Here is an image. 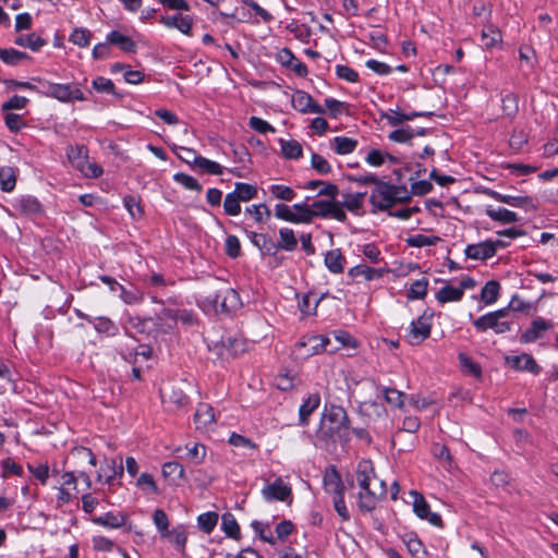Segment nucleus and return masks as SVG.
Here are the masks:
<instances>
[{
    "label": "nucleus",
    "instance_id": "nucleus-54",
    "mask_svg": "<svg viewBox=\"0 0 558 558\" xmlns=\"http://www.w3.org/2000/svg\"><path fill=\"white\" fill-rule=\"evenodd\" d=\"M90 31L84 27H76L70 35L69 40L78 47H87L90 43Z\"/></svg>",
    "mask_w": 558,
    "mask_h": 558
},
{
    "label": "nucleus",
    "instance_id": "nucleus-14",
    "mask_svg": "<svg viewBox=\"0 0 558 558\" xmlns=\"http://www.w3.org/2000/svg\"><path fill=\"white\" fill-rule=\"evenodd\" d=\"M355 476L361 490L372 488V482L378 485L379 483H385L375 475L373 463L369 460L359 462Z\"/></svg>",
    "mask_w": 558,
    "mask_h": 558
},
{
    "label": "nucleus",
    "instance_id": "nucleus-43",
    "mask_svg": "<svg viewBox=\"0 0 558 558\" xmlns=\"http://www.w3.org/2000/svg\"><path fill=\"white\" fill-rule=\"evenodd\" d=\"M279 143H280V146H281V153H282V155L286 158L299 159L300 157H302L303 148H302V145L298 141H295V140H290V141L280 140Z\"/></svg>",
    "mask_w": 558,
    "mask_h": 558
},
{
    "label": "nucleus",
    "instance_id": "nucleus-27",
    "mask_svg": "<svg viewBox=\"0 0 558 558\" xmlns=\"http://www.w3.org/2000/svg\"><path fill=\"white\" fill-rule=\"evenodd\" d=\"M324 262L328 270L332 274H341L344 270L345 258L340 248L328 251Z\"/></svg>",
    "mask_w": 558,
    "mask_h": 558
},
{
    "label": "nucleus",
    "instance_id": "nucleus-51",
    "mask_svg": "<svg viewBox=\"0 0 558 558\" xmlns=\"http://www.w3.org/2000/svg\"><path fill=\"white\" fill-rule=\"evenodd\" d=\"M70 457L77 462H83L86 460L92 466H96L97 464L96 456L89 448L86 447H74L71 450Z\"/></svg>",
    "mask_w": 558,
    "mask_h": 558
},
{
    "label": "nucleus",
    "instance_id": "nucleus-2",
    "mask_svg": "<svg viewBox=\"0 0 558 558\" xmlns=\"http://www.w3.org/2000/svg\"><path fill=\"white\" fill-rule=\"evenodd\" d=\"M411 199L410 191L405 185H393L379 182L369 196L371 204L379 210H386L397 203H405Z\"/></svg>",
    "mask_w": 558,
    "mask_h": 558
},
{
    "label": "nucleus",
    "instance_id": "nucleus-3",
    "mask_svg": "<svg viewBox=\"0 0 558 558\" xmlns=\"http://www.w3.org/2000/svg\"><path fill=\"white\" fill-rule=\"evenodd\" d=\"M508 317L509 310L500 308L480 316L473 322V325L478 332H485L492 329L495 333L500 335L511 330L513 320L508 319Z\"/></svg>",
    "mask_w": 558,
    "mask_h": 558
},
{
    "label": "nucleus",
    "instance_id": "nucleus-22",
    "mask_svg": "<svg viewBox=\"0 0 558 558\" xmlns=\"http://www.w3.org/2000/svg\"><path fill=\"white\" fill-rule=\"evenodd\" d=\"M82 317L88 324L93 325V327L99 333H105L108 337H113V336L118 335V332H119L118 325L116 323H113L108 317H104V316H99V317L82 316Z\"/></svg>",
    "mask_w": 558,
    "mask_h": 558
},
{
    "label": "nucleus",
    "instance_id": "nucleus-24",
    "mask_svg": "<svg viewBox=\"0 0 558 558\" xmlns=\"http://www.w3.org/2000/svg\"><path fill=\"white\" fill-rule=\"evenodd\" d=\"M298 246V239L290 228L279 229V240L275 242L276 254L279 250L293 252Z\"/></svg>",
    "mask_w": 558,
    "mask_h": 558
},
{
    "label": "nucleus",
    "instance_id": "nucleus-13",
    "mask_svg": "<svg viewBox=\"0 0 558 558\" xmlns=\"http://www.w3.org/2000/svg\"><path fill=\"white\" fill-rule=\"evenodd\" d=\"M292 106L301 113H325V109L304 90H296L293 94Z\"/></svg>",
    "mask_w": 558,
    "mask_h": 558
},
{
    "label": "nucleus",
    "instance_id": "nucleus-55",
    "mask_svg": "<svg viewBox=\"0 0 558 558\" xmlns=\"http://www.w3.org/2000/svg\"><path fill=\"white\" fill-rule=\"evenodd\" d=\"M458 357L460 361L461 368L464 373L477 378L482 376V367L480 366V364L475 363L471 357H469L464 353H460Z\"/></svg>",
    "mask_w": 558,
    "mask_h": 558
},
{
    "label": "nucleus",
    "instance_id": "nucleus-64",
    "mask_svg": "<svg viewBox=\"0 0 558 558\" xmlns=\"http://www.w3.org/2000/svg\"><path fill=\"white\" fill-rule=\"evenodd\" d=\"M439 241L438 236H427L425 234H414L407 240L412 247H424L435 245Z\"/></svg>",
    "mask_w": 558,
    "mask_h": 558
},
{
    "label": "nucleus",
    "instance_id": "nucleus-25",
    "mask_svg": "<svg viewBox=\"0 0 558 558\" xmlns=\"http://www.w3.org/2000/svg\"><path fill=\"white\" fill-rule=\"evenodd\" d=\"M485 213L492 220L500 223H513L519 221L517 213L504 207L494 208L493 206H487Z\"/></svg>",
    "mask_w": 558,
    "mask_h": 558
},
{
    "label": "nucleus",
    "instance_id": "nucleus-6",
    "mask_svg": "<svg viewBox=\"0 0 558 558\" xmlns=\"http://www.w3.org/2000/svg\"><path fill=\"white\" fill-rule=\"evenodd\" d=\"M330 339L325 336L310 335L304 336L295 345V354L301 359L328 351ZM332 350H329L331 352Z\"/></svg>",
    "mask_w": 558,
    "mask_h": 558
},
{
    "label": "nucleus",
    "instance_id": "nucleus-8",
    "mask_svg": "<svg viewBox=\"0 0 558 558\" xmlns=\"http://www.w3.org/2000/svg\"><path fill=\"white\" fill-rule=\"evenodd\" d=\"M433 313L425 311L417 319L412 320L408 340L412 345H417L430 335Z\"/></svg>",
    "mask_w": 558,
    "mask_h": 558
},
{
    "label": "nucleus",
    "instance_id": "nucleus-46",
    "mask_svg": "<svg viewBox=\"0 0 558 558\" xmlns=\"http://www.w3.org/2000/svg\"><path fill=\"white\" fill-rule=\"evenodd\" d=\"M232 193L241 201L248 202L257 195V187L255 185L236 182Z\"/></svg>",
    "mask_w": 558,
    "mask_h": 558
},
{
    "label": "nucleus",
    "instance_id": "nucleus-47",
    "mask_svg": "<svg viewBox=\"0 0 558 558\" xmlns=\"http://www.w3.org/2000/svg\"><path fill=\"white\" fill-rule=\"evenodd\" d=\"M245 213L251 215L257 223L266 222L271 211L266 204H255L245 208Z\"/></svg>",
    "mask_w": 558,
    "mask_h": 558
},
{
    "label": "nucleus",
    "instance_id": "nucleus-49",
    "mask_svg": "<svg viewBox=\"0 0 558 558\" xmlns=\"http://www.w3.org/2000/svg\"><path fill=\"white\" fill-rule=\"evenodd\" d=\"M195 168H199L203 172L208 174L220 175L223 172V167L221 165L203 156H199L198 159H195Z\"/></svg>",
    "mask_w": 558,
    "mask_h": 558
},
{
    "label": "nucleus",
    "instance_id": "nucleus-41",
    "mask_svg": "<svg viewBox=\"0 0 558 558\" xmlns=\"http://www.w3.org/2000/svg\"><path fill=\"white\" fill-rule=\"evenodd\" d=\"M16 184V172L12 167L0 168V189L3 192H11Z\"/></svg>",
    "mask_w": 558,
    "mask_h": 558
},
{
    "label": "nucleus",
    "instance_id": "nucleus-60",
    "mask_svg": "<svg viewBox=\"0 0 558 558\" xmlns=\"http://www.w3.org/2000/svg\"><path fill=\"white\" fill-rule=\"evenodd\" d=\"M502 111L506 117L513 118L519 111V100L515 94H507L502 98Z\"/></svg>",
    "mask_w": 558,
    "mask_h": 558
},
{
    "label": "nucleus",
    "instance_id": "nucleus-52",
    "mask_svg": "<svg viewBox=\"0 0 558 558\" xmlns=\"http://www.w3.org/2000/svg\"><path fill=\"white\" fill-rule=\"evenodd\" d=\"M122 359L129 363H136L137 356H143L145 360H148L153 354V349L149 345H140L136 350H131L129 352H125L121 350L120 352Z\"/></svg>",
    "mask_w": 558,
    "mask_h": 558
},
{
    "label": "nucleus",
    "instance_id": "nucleus-45",
    "mask_svg": "<svg viewBox=\"0 0 558 558\" xmlns=\"http://www.w3.org/2000/svg\"><path fill=\"white\" fill-rule=\"evenodd\" d=\"M161 398L163 402L168 401L170 403H173L178 408L184 407L189 402L187 396L181 389L175 388H172L170 391L162 389Z\"/></svg>",
    "mask_w": 558,
    "mask_h": 558
},
{
    "label": "nucleus",
    "instance_id": "nucleus-17",
    "mask_svg": "<svg viewBox=\"0 0 558 558\" xmlns=\"http://www.w3.org/2000/svg\"><path fill=\"white\" fill-rule=\"evenodd\" d=\"M246 236L250 239L251 243L256 246L262 255L275 256V241L266 233H258L251 230H244Z\"/></svg>",
    "mask_w": 558,
    "mask_h": 558
},
{
    "label": "nucleus",
    "instance_id": "nucleus-12",
    "mask_svg": "<svg viewBox=\"0 0 558 558\" xmlns=\"http://www.w3.org/2000/svg\"><path fill=\"white\" fill-rule=\"evenodd\" d=\"M486 193L497 202L505 203L513 207L523 208L526 211H535L538 208L535 199L531 196L506 195L493 190H488Z\"/></svg>",
    "mask_w": 558,
    "mask_h": 558
},
{
    "label": "nucleus",
    "instance_id": "nucleus-30",
    "mask_svg": "<svg viewBox=\"0 0 558 558\" xmlns=\"http://www.w3.org/2000/svg\"><path fill=\"white\" fill-rule=\"evenodd\" d=\"M162 537L169 538V542L173 544L181 554H184L187 541V533L184 525H178L171 531L168 530Z\"/></svg>",
    "mask_w": 558,
    "mask_h": 558
},
{
    "label": "nucleus",
    "instance_id": "nucleus-7",
    "mask_svg": "<svg viewBox=\"0 0 558 558\" xmlns=\"http://www.w3.org/2000/svg\"><path fill=\"white\" fill-rule=\"evenodd\" d=\"M314 218H333L340 222L347 220V214L342 209L341 202L337 199H318L312 203Z\"/></svg>",
    "mask_w": 558,
    "mask_h": 558
},
{
    "label": "nucleus",
    "instance_id": "nucleus-9",
    "mask_svg": "<svg viewBox=\"0 0 558 558\" xmlns=\"http://www.w3.org/2000/svg\"><path fill=\"white\" fill-rule=\"evenodd\" d=\"M387 494L386 483H379L378 488H368L361 490L357 495V507L363 513L372 512L376 509L380 499Z\"/></svg>",
    "mask_w": 558,
    "mask_h": 558
},
{
    "label": "nucleus",
    "instance_id": "nucleus-57",
    "mask_svg": "<svg viewBox=\"0 0 558 558\" xmlns=\"http://www.w3.org/2000/svg\"><path fill=\"white\" fill-rule=\"evenodd\" d=\"M123 204L133 219H141L143 217L144 210L138 198L128 195L123 198Z\"/></svg>",
    "mask_w": 558,
    "mask_h": 558
},
{
    "label": "nucleus",
    "instance_id": "nucleus-21",
    "mask_svg": "<svg viewBox=\"0 0 558 558\" xmlns=\"http://www.w3.org/2000/svg\"><path fill=\"white\" fill-rule=\"evenodd\" d=\"M219 348V354L221 356L235 357L247 350V344L242 339L228 337L221 340Z\"/></svg>",
    "mask_w": 558,
    "mask_h": 558
},
{
    "label": "nucleus",
    "instance_id": "nucleus-44",
    "mask_svg": "<svg viewBox=\"0 0 558 558\" xmlns=\"http://www.w3.org/2000/svg\"><path fill=\"white\" fill-rule=\"evenodd\" d=\"M218 513L214 511H208L205 513H202L197 518V526L201 531H203L206 534H209L214 531L218 523Z\"/></svg>",
    "mask_w": 558,
    "mask_h": 558
},
{
    "label": "nucleus",
    "instance_id": "nucleus-20",
    "mask_svg": "<svg viewBox=\"0 0 558 558\" xmlns=\"http://www.w3.org/2000/svg\"><path fill=\"white\" fill-rule=\"evenodd\" d=\"M323 482L326 493L329 494L331 498L344 495L345 486L336 470L332 469L330 472H326Z\"/></svg>",
    "mask_w": 558,
    "mask_h": 558
},
{
    "label": "nucleus",
    "instance_id": "nucleus-37",
    "mask_svg": "<svg viewBox=\"0 0 558 558\" xmlns=\"http://www.w3.org/2000/svg\"><path fill=\"white\" fill-rule=\"evenodd\" d=\"M107 41L111 45H117L125 52L134 51L135 43L129 37L118 31H112L107 35Z\"/></svg>",
    "mask_w": 558,
    "mask_h": 558
},
{
    "label": "nucleus",
    "instance_id": "nucleus-61",
    "mask_svg": "<svg viewBox=\"0 0 558 558\" xmlns=\"http://www.w3.org/2000/svg\"><path fill=\"white\" fill-rule=\"evenodd\" d=\"M381 393L386 402L392 407L401 408L403 405L404 393L395 388H381Z\"/></svg>",
    "mask_w": 558,
    "mask_h": 558
},
{
    "label": "nucleus",
    "instance_id": "nucleus-42",
    "mask_svg": "<svg viewBox=\"0 0 558 558\" xmlns=\"http://www.w3.org/2000/svg\"><path fill=\"white\" fill-rule=\"evenodd\" d=\"M294 209V223H310L314 219V213L312 210V204L298 203L292 206Z\"/></svg>",
    "mask_w": 558,
    "mask_h": 558
},
{
    "label": "nucleus",
    "instance_id": "nucleus-15",
    "mask_svg": "<svg viewBox=\"0 0 558 558\" xmlns=\"http://www.w3.org/2000/svg\"><path fill=\"white\" fill-rule=\"evenodd\" d=\"M123 475L122 459H110L106 460L105 464L101 465L97 473L98 481L104 480L105 483L113 485L116 478H120Z\"/></svg>",
    "mask_w": 558,
    "mask_h": 558
},
{
    "label": "nucleus",
    "instance_id": "nucleus-10",
    "mask_svg": "<svg viewBox=\"0 0 558 558\" xmlns=\"http://www.w3.org/2000/svg\"><path fill=\"white\" fill-rule=\"evenodd\" d=\"M410 496L413 498V511L420 519L428 521L434 526L442 527L440 514L430 511L428 502L421 493L411 490Z\"/></svg>",
    "mask_w": 558,
    "mask_h": 558
},
{
    "label": "nucleus",
    "instance_id": "nucleus-26",
    "mask_svg": "<svg viewBox=\"0 0 558 558\" xmlns=\"http://www.w3.org/2000/svg\"><path fill=\"white\" fill-rule=\"evenodd\" d=\"M126 519L128 517L124 513L107 512L102 515L95 517L93 522L105 527L118 529L125 524Z\"/></svg>",
    "mask_w": 558,
    "mask_h": 558
},
{
    "label": "nucleus",
    "instance_id": "nucleus-62",
    "mask_svg": "<svg viewBox=\"0 0 558 558\" xmlns=\"http://www.w3.org/2000/svg\"><path fill=\"white\" fill-rule=\"evenodd\" d=\"M311 166L319 174H329L331 172V166L328 160L317 153L312 154Z\"/></svg>",
    "mask_w": 558,
    "mask_h": 558
},
{
    "label": "nucleus",
    "instance_id": "nucleus-50",
    "mask_svg": "<svg viewBox=\"0 0 558 558\" xmlns=\"http://www.w3.org/2000/svg\"><path fill=\"white\" fill-rule=\"evenodd\" d=\"M428 280L426 278H421L415 280L407 294L409 300H420L424 299L427 294Z\"/></svg>",
    "mask_w": 558,
    "mask_h": 558
},
{
    "label": "nucleus",
    "instance_id": "nucleus-29",
    "mask_svg": "<svg viewBox=\"0 0 558 558\" xmlns=\"http://www.w3.org/2000/svg\"><path fill=\"white\" fill-rule=\"evenodd\" d=\"M320 397L318 393L308 396L300 407L299 417L301 425H307L310 415L319 407Z\"/></svg>",
    "mask_w": 558,
    "mask_h": 558
},
{
    "label": "nucleus",
    "instance_id": "nucleus-38",
    "mask_svg": "<svg viewBox=\"0 0 558 558\" xmlns=\"http://www.w3.org/2000/svg\"><path fill=\"white\" fill-rule=\"evenodd\" d=\"M87 153L84 145L69 146L66 149L68 159L75 169L82 167V163L88 158Z\"/></svg>",
    "mask_w": 558,
    "mask_h": 558
},
{
    "label": "nucleus",
    "instance_id": "nucleus-39",
    "mask_svg": "<svg viewBox=\"0 0 558 558\" xmlns=\"http://www.w3.org/2000/svg\"><path fill=\"white\" fill-rule=\"evenodd\" d=\"M500 284L496 280H489L481 290V300L486 304H494L499 295Z\"/></svg>",
    "mask_w": 558,
    "mask_h": 558
},
{
    "label": "nucleus",
    "instance_id": "nucleus-40",
    "mask_svg": "<svg viewBox=\"0 0 558 558\" xmlns=\"http://www.w3.org/2000/svg\"><path fill=\"white\" fill-rule=\"evenodd\" d=\"M463 298L462 289L452 286L442 287L437 293L436 299L439 303L458 302Z\"/></svg>",
    "mask_w": 558,
    "mask_h": 558
},
{
    "label": "nucleus",
    "instance_id": "nucleus-59",
    "mask_svg": "<svg viewBox=\"0 0 558 558\" xmlns=\"http://www.w3.org/2000/svg\"><path fill=\"white\" fill-rule=\"evenodd\" d=\"M173 180L186 190L196 191L198 193L202 191V185L190 174L178 172L173 175Z\"/></svg>",
    "mask_w": 558,
    "mask_h": 558
},
{
    "label": "nucleus",
    "instance_id": "nucleus-16",
    "mask_svg": "<svg viewBox=\"0 0 558 558\" xmlns=\"http://www.w3.org/2000/svg\"><path fill=\"white\" fill-rule=\"evenodd\" d=\"M468 258L474 260H486L495 256L493 240H486L476 244H469L464 250Z\"/></svg>",
    "mask_w": 558,
    "mask_h": 558
},
{
    "label": "nucleus",
    "instance_id": "nucleus-11",
    "mask_svg": "<svg viewBox=\"0 0 558 558\" xmlns=\"http://www.w3.org/2000/svg\"><path fill=\"white\" fill-rule=\"evenodd\" d=\"M291 495V486L286 484L281 477H277L262 489V496L266 501H286Z\"/></svg>",
    "mask_w": 558,
    "mask_h": 558
},
{
    "label": "nucleus",
    "instance_id": "nucleus-58",
    "mask_svg": "<svg viewBox=\"0 0 558 558\" xmlns=\"http://www.w3.org/2000/svg\"><path fill=\"white\" fill-rule=\"evenodd\" d=\"M415 136L414 129L407 125L405 128L397 129L388 134V138L396 143H410Z\"/></svg>",
    "mask_w": 558,
    "mask_h": 558
},
{
    "label": "nucleus",
    "instance_id": "nucleus-53",
    "mask_svg": "<svg viewBox=\"0 0 558 558\" xmlns=\"http://www.w3.org/2000/svg\"><path fill=\"white\" fill-rule=\"evenodd\" d=\"M162 475L165 477H172L173 480H184L185 472L181 463L177 461H169L162 465Z\"/></svg>",
    "mask_w": 558,
    "mask_h": 558
},
{
    "label": "nucleus",
    "instance_id": "nucleus-48",
    "mask_svg": "<svg viewBox=\"0 0 558 558\" xmlns=\"http://www.w3.org/2000/svg\"><path fill=\"white\" fill-rule=\"evenodd\" d=\"M28 54L26 52L10 48V49H2L0 48V59L10 65H16L22 60L28 59Z\"/></svg>",
    "mask_w": 558,
    "mask_h": 558
},
{
    "label": "nucleus",
    "instance_id": "nucleus-28",
    "mask_svg": "<svg viewBox=\"0 0 558 558\" xmlns=\"http://www.w3.org/2000/svg\"><path fill=\"white\" fill-rule=\"evenodd\" d=\"M215 421L214 409L207 403H201L194 414L196 428L205 429Z\"/></svg>",
    "mask_w": 558,
    "mask_h": 558
},
{
    "label": "nucleus",
    "instance_id": "nucleus-35",
    "mask_svg": "<svg viewBox=\"0 0 558 558\" xmlns=\"http://www.w3.org/2000/svg\"><path fill=\"white\" fill-rule=\"evenodd\" d=\"M221 529L228 537L239 539L241 536L240 525L238 524L234 515L230 512L222 514Z\"/></svg>",
    "mask_w": 558,
    "mask_h": 558
},
{
    "label": "nucleus",
    "instance_id": "nucleus-19",
    "mask_svg": "<svg viewBox=\"0 0 558 558\" xmlns=\"http://www.w3.org/2000/svg\"><path fill=\"white\" fill-rule=\"evenodd\" d=\"M507 363L518 371H526L534 375L539 374L541 367L531 354L507 356Z\"/></svg>",
    "mask_w": 558,
    "mask_h": 558
},
{
    "label": "nucleus",
    "instance_id": "nucleus-32",
    "mask_svg": "<svg viewBox=\"0 0 558 558\" xmlns=\"http://www.w3.org/2000/svg\"><path fill=\"white\" fill-rule=\"evenodd\" d=\"M357 146V141L347 136H336L331 141V147L338 155L351 154Z\"/></svg>",
    "mask_w": 558,
    "mask_h": 558
},
{
    "label": "nucleus",
    "instance_id": "nucleus-63",
    "mask_svg": "<svg viewBox=\"0 0 558 558\" xmlns=\"http://www.w3.org/2000/svg\"><path fill=\"white\" fill-rule=\"evenodd\" d=\"M241 201L232 193H228L223 201V209L228 216H238L241 213Z\"/></svg>",
    "mask_w": 558,
    "mask_h": 558
},
{
    "label": "nucleus",
    "instance_id": "nucleus-56",
    "mask_svg": "<svg viewBox=\"0 0 558 558\" xmlns=\"http://www.w3.org/2000/svg\"><path fill=\"white\" fill-rule=\"evenodd\" d=\"M186 458L195 464H201L206 457V447L203 444L195 442L191 447L186 446Z\"/></svg>",
    "mask_w": 558,
    "mask_h": 558
},
{
    "label": "nucleus",
    "instance_id": "nucleus-31",
    "mask_svg": "<svg viewBox=\"0 0 558 558\" xmlns=\"http://www.w3.org/2000/svg\"><path fill=\"white\" fill-rule=\"evenodd\" d=\"M365 195L366 192L342 193V209L347 208L351 213H359L363 206Z\"/></svg>",
    "mask_w": 558,
    "mask_h": 558
},
{
    "label": "nucleus",
    "instance_id": "nucleus-34",
    "mask_svg": "<svg viewBox=\"0 0 558 558\" xmlns=\"http://www.w3.org/2000/svg\"><path fill=\"white\" fill-rule=\"evenodd\" d=\"M501 43V33L493 24H487L482 31V44L486 49L494 48Z\"/></svg>",
    "mask_w": 558,
    "mask_h": 558
},
{
    "label": "nucleus",
    "instance_id": "nucleus-36",
    "mask_svg": "<svg viewBox=\"0 0 558 558\" xmlns=\"http://www.w3.org/2000/svg\"><path fill=\"white\" fill-rule=\"evenodd\" d=\"M348 275L351 278L364 277L366 280L369 281L381 277L383 270L361 264L350 268Z\"/></svg>",
    "mask_w": 558,
    "mask_h": 558
},
{
    "label": "nucleus",
    "instance_id": "nucleus-18",
    "mask_svg": "<svg viewBox=\"0 0 558 558\" xmlns=\"http://www.w3.org/2000/svg\"><path fill=\"white\" fill-rule=\"evenodd\" d=\"M551 327L553 324L550 322L545 320L543 317H537L532 322L531 328L521 335L520 341L522 343L535 342Z\"/></svg>",
    "mask_w": 558,
    "mask_h": 558
},
{
    "label": "nucleus",
    "instance_id": "nucleus-23",
    "mask_svg": "<svg viewBox=\"0 0 558 558\" xmlns=\"http://www.w3.org/2000/svg\"><path fill=\"white\" fill-rule=\"evenodd\" d=\"M15 209L25 216H38L43 214V206L34 196H22L16 201Z\"/></svg>",
    "mask_w": 558,
    "mask_h": 558
},
{
    "label": "nucleus",
    "instance_id": "nucleus-5",
    "mask_svg": "<svg viewBox=\"0 0 558 558\" xmlns=\"http://www.w3.org/2000/svg\"><path fill=\"white\" fill-rule=\"evenodd\" d=\"M43 84V93L46 96L58 99L61 102H71L73 100H85L84 93L75 84H57L44 82L41 78H33Z\"/></svg>",
    "mask_w": 558,
    "mask_h": 558
},
{
    "label": "nucleus",
    "instance_id": "nucleus-1",
    "mask_svg": "<svg viewBox=\"0 0 558 558\" xmlns=\"http://www.w3.org/2000/svg\"><path fill=\"white\" fill-rule=\"evenodd\" d=\"M351 426L347 411L340 405H330L326 409L316 433L317 440L325 446L329 444L348 442L350 439Z\"/></svg>",
    "mask_w": 558,
    "mask_h": 558
},
{
    "label": "nucleus",
    "instance_id": "nucleus-33",
    "mask_svg": "<svg viewBox=\"0 0 558 558\" xmlns=\"http://www.w3.org/2000/svg\"><path fill=\"white\" fill-rule=\"evenodd\" d=\"M14 43L17 46L29 48L33 51H38L44 47L47 41L35 33L27 35H20L15 38Z\"/></svg>",
    "mask_w": 558,
    "mask_h": 558
},
{
    "label": "nucleus",
    "instance_id": "nucleus-4",
    "mask_svg": "<svg viewBox=\"0 0 558 558\" xmlns=\"http://www.w3.org/2000/svg\"><path fill=\"white\" fill-rule=\"evenodd\" d=\"M203 304L216 313L229 314L241 306V299L234 289L226 288L213 295L206 296Z\"/></svg>",
    "mask_w": 558,
    "mask_h": 558
}]
</instances>
